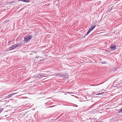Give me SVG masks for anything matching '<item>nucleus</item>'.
Instances as JSON below:
<instances>
[{
    "instance_id": "f257e3e1",
    "label": "nucleus",
    "mask_w": 122,
    "mask_h": 122,
    "mask_svg": "<svg viewBox=\"0 0 122 122\" xmlns=\"http://www.w3.org/2000/svg\"><path fill=\"white\" fill-rule=\"evenodd\" d=\"M33 36L31 35H27L25 36L24 38V40L27 43L31 39Z\"/></svg>"
},
{
    "instance_id": "f03ea898",
    "label": "nucleus",
    "mask_w": 122,
    "mask_h": 122,
    "mask_svg": "<svg viewBox=\"0 0 122 122\" xmlns=\"http://www.w3.org/2000/svg\"><path fill=\"white\" fill-rule=\"evenodd\" d=\"M116 46L115 45H112L111 46V50H114L115 49Z\"/></svg>"
},
{
    "instance_id": "7ed1b4c3",
    "label": "nucleus",
    "mask_w": 122,
    "mask_h": 122,
    "mask_svg": "<svg viewBox=\"0 0 122 122\" xmlns=\"http://www.w3.org/2000/svg\"><path fill=\"white\" fill-rule=\"evenodd\" d=\"M68 74L67 73H66L65 74H63L60 75L59 77H64L66 78H67V76H68Z\"/></svg>"
},
{
    "instance_id": "20e7f679",
    "label": "nucleus",
    "mask_w": 122,
    "mask_h": 122,
    "mask_svg": "<svg viewBox=\"0 0 122 122\" xmlns=\"http://www.w3.org/2000/svg\"><path fill=\"white\" fill-rule=\"evenodd\" d=\"M15 48H16V47L15 44H14L12 46L9 47V50H11L14 49Z\"/></svg>"
},
{
    "instance_id": "39448f33",
    "label": "nucleus",
    "mask_w": 122,
    "mask_h": 122,
    "mask_svg": "<svg viewBox=\"0 0 122 122\" xmlns=\"http://www.w3.org/2000/svg\"><path fill=\"white\" fill-rule=\"evenodd\" d=\"M96 26V25H94L92 26H91L90 27V28L89 29L92 31V30H93L94 29V28Z\"/></svg>"
},
{
    "instance_id": "423d86ee",
    "label": "nucleus",
    "mask_w": 122,
    "mask_h": 122,
    "mask_svg": "<svg viewBox=\"0 0 122 122\" xmlns=\"http://www.w3.org/2000/svg\"><path fill=\"white\" fill-rule=\"evenodd\" d=\"M19 1H22L25 2H30V0H18Z\"/></svg>"
},
{
    "instance_id": "0eeeda50",
    "label": "nucleus",
    "mask_w": 122,
    "mask_h": 122,
    "mask_svg": "<svg viewBox=\"0 0 122 122\" xmlns=\"http://www.w3.org/2000/svg\"><path fill=\"white\" fill-rule=\"evenodd\" d=\"M19 43V44H20V46L22 45H24V41L21 40L20 41V42Z\"/></svg>"
},
{
    "instance_id": "6e6552de",
    "label": "nucleus",
    "mask_w": 122,
    "mask_h": 122,
    "mask_svg": "<svg viewBox=\"0 0 122 122\" xmlns=\"http://www.w3.org/2000/svg\"><path fill=\"white\" fill-rule=\"evenodd\" d=\"M16 48L17 47L20 46V44L19 43L16 44H15Z\"/></svg>"
},
{
    "instance_id": "1a4fd4ad",
    "label": "nucleus",
    "mask_w": 122,
    "mask_h": 122,
    "mask_svg": "<svg viewBox=\"0 0 122 122\" xmlns=\"http://www.w3.org/2000/svg\"><path fill=\"white\" fill-rule=\"evenodd\" d=\"M60 75H61L60 73H57L55 74H53V75H51V76H58V75L60 76Z\"/></svg>"
},
{
    "instance_id": "9d476101",
    "label": "nucleus",
    "mask_w": 122,
    "mask_h": 122,
    "mask_svg": "<svg viewBox=\"0 0 122 122\" xmlns=\"http://www.w3.org/2000/svg\"><path fill=\"white\" fill-rule=\"evenodd\" d=\"M13 95V93H11L10 94L8 95L7 96V97L8 98H10V97H12Z\"/></svg>"
},
{
    "instance_id": "9b49d317",
    "label": "nucleus",
    "mask_w": 122,
    "mask_h": 122,
    "mask_svg": "<svg viewBox=\"0 0 122 122\" xmlns=\"http://www.w3.org/2000/svg\"><path fill=\"white\" fill-rule=\"evenodd\" d=\"M91 31L89 29L86 34H85V36H86Z\"/></svg>"
},
{
    "instance_id": "f8f14e48",
    "label": "nucleus",
    "mask_w": 122,
    "mask_h": 122,
    "mask_svg": "<svg viewBox=\"0 0 122 122\" xmlns=\"http://www.w3.org/2000/svg\"><path fill=\"white\" fill-rule=\"evenodd\" d=\"M119 113H122V107L121 108V109L119 111Z\"/></svg>"
},
{
    "instance_id": "ddd939ff",
    "label": "nucleus",
    "mask_w": 122,
    "mask_h": 122,
    "mask_svg": "<svg viewBox=\"0 0 122 122\" xmlns=\"http://www.w3.org/2000/svg\"><path fill=\"white\" fill-rule=\"evenodd\" d=\"M3 108H0V113L3 111Z\"/></svg>"
},
{
    "instance_id": "4468645a",
    "label": "nucleus",
    "mask_w": 122,
    "mask_h": 122,
    "mask_svg": "<svg viewBox=\"0 0 122 122\" xmlns=\"http://www.w3.org/2000/svg\"><path fill=\"white\" fill-rule=\"evenodd\" d=\"M106 63L105 61H102L101 62L102 64H105Z\"/></svg>"
},
{
    "instance_id": "2eb2a0df",
    "label": "nucleus",
    "mask_w": 122,
    "mask_h": 122,
    "mask_svg": "<svg viewBox=\"0 0 122 122\" xmlns=\"http://www.w3.org/2000/svg\"><path fill=\"white\" fill-rule=\"evenodd\" d=\"M97 84L96 85H91V86H97V85H99V84Z\"/></svg>"
},
{
    "instance_id": "dca6fc26",
    "label": "nucleus",
    "mask_w": 122,
    "mask_h": 122,
    "mask_svg": "<svg viewBox=\"0 0 122 122\" xmlns=\"http://www.w3.org/2000/svg\"><path fill=\"white\" fill-rule=\"evenodd\" d=\"M42 77H47V76H48L42 75Z\"/></svg>"
},
{
    "instance_id": "f3484780",
    "label": "nucleus",
    "mask_w": 122,
    "mask_h": 122,
    "mask_svg": "<svg viewBox=\"0 0 122 122\" xmlns=\"http://www.w3.org/2000/svg\"><path fill=\"white\" fill-rule=\"evenodd\" d=\"M18 93H12L13 95H14L15 94H17Z\"/></svg>"
},
{
    "instance_id": "a211bd4d",
    "label": "nucleus",
    "mask_w": 122,
    "mask_h": 122,
    "mask_svg": "<svg viewBox=\"0 0 122 122\" xmlns=\"http://www.w3.org/2000/svg\"><path fill=\"white\" fill-rule=\"evenodd\" d=\"M102 94V93H99V94H97V95H101V94Z\"/></svg>"
},
{
    "instance_id": "6ab92c4d",
    "label": "nucleus",
    "mask_w": 122,
    "mask_h": 122,
    "mask_svg": "<svg viewBox=\"0 0 122 122\" xmlns=\"http://www.w3.org/2000/svg\"><path fill=\"white\" fill-rule=\"evenodd\" d=\"M41 58V57L39 56L38 57H37V58Z\"/></svg>"
}]
</instances>
